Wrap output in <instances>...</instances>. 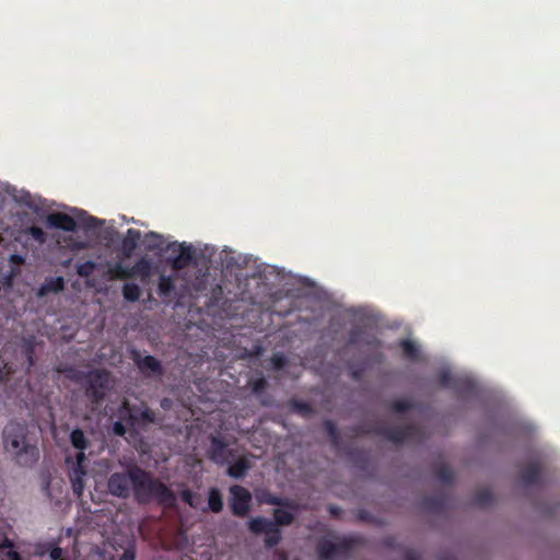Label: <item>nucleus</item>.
Instances as JSON below:
<instances>
[{"label":"nucleus","mask_w":560,"mask_h":560,"mask_svg":"<svg viewBox=\"0 0 560 560\" xmlns=\"http://www.w3.org/2000/svg\"><path fill=\"white\" fill-rule=\"evenodd\" d=\"M131 486L135 499L139 503H149L154 499L165 508H175L177 504L173 490L138 465L131 466Z\"/></svg>","instance_id":"nucleus-1"},{"label":"nucleus","mask_w":560,"mask_h":560,"mask_svg":"<svg viewBox=\"0 0 560 560\" xmlns=\"http://www.w3.org/2000/svg\"><path fill=\"white\" fill-rule=\"evenodd\" d=\"M3 442L21 466H32L37 462L38 448L26 441V429L22 424L9 423L3 430Z\"/></svg>","instance_id":"nucleus-2"},{"label":"nucleus","mask_w":560,"mask_h":560,"mask_svg":"<svg viewBox=\"0 0 560 560\" xmlns=\"http://www.w3.org/2000/svg\"><path fill=\"white\" fill-rule=\"evenodd\" d=\"M67 376L77 382L85 385V396L93 404H101L106 396L109 385V372L105 369H95L89 372H83L74 368L65 370Z\"/></svg>","instance_id":"nucleus-3"},{"label":"nucleus","mask_w":560,"mask_h":560,"mask_svg":"<svg viewBox=\"0 0 560 560\" xmlns=\"http://www.w3.org/2000/svg\"><path fill=\"white\" fill-rule=\"evenodd\" d=\"M360 431L383 436L395 444L409 441L419 442L422 439V430L417 424L398 427L380 422L369 425L366 429H360Z\"/></svg>","instance_id":"nucleus-4"},{"label":"nucleus","mask_w":560,"mask_h":560,"mask_svg":"<svg viewBox=\"0 0 560 560\" xmlns=\"http://www.w3.org/2000/svg\"><path fill=\"white\" fill-rule=\"evenodd\" d=\"M361 538L358 536L343 537L338 542L323 538L317 545L319 560H340L350 557L353 549L359 546Z\"/></svg>","instance_id":"nucleus-5"},{"label":"nucleus","mask_w":560,"mask_h":560,"mask_svg":"<svg viewBox=\"0 0 560 560\" xmlns=\"http://www.w3.org/2000/svg\"><path fill=\"white\" fill-rule=\"evenodd\" d=\"M229 506L234 516L245 517L252 510L253 497L248 489L240 485L230 487Z\"/></svg>","instance_id":"nucleus-6"},{"label":"nucleus","mask_w":560,"mask_h":560,"mask_svg":"<svg viewBox=\"0 0 560 560\" xmlns=\"http://www.w3.org/2000/svg\"><path fill=\"white\" fill-rule=\"evenodd\" d=\"M165 250L172 253V257L168 258L171 268L175 271H179L188 267L195 258V249L191 245L186 243L172 242Z\"/></svg>","instance_id":"nucleus-7"},{"label":"nucleus","mask_w":560,"mask_h":560,"mask_svg":"<svg viewBox=\"0 0 560 560\" xmlns=\"http://www.w3.org/2000/svg\"><path fill=\"white\" fill-rule=\"evenodd\" d=\"M208 453L209 458L220 466L231 463L236 457V451L229 447V443L218 435L211 436Z\"/></svg>","instance_id":"nucleus-8"},{"label":"nucleus","mask_w":560,"mask_h":560,"mask_svg":"<svg viewBox=\"0 0 560 560\" xmlns=\"http://www.w3.org/2000/svg\"><path fill=\"white\" fill-rule=\"evenodd\" d=\"M108 492L119 499L130 497L131 486V467L127 472H113L107 480Z\"/></svg>","instance_id":"nucleus-9"},{"label":"nucleus","mask_w":560,"mask_h":560,"mask_svg":"<svg viewBox=\"0 0 560 560\" xmlns=\"http://www.w3.org/2000/svg\"><path fill=\"white\" fill-rule=\"evenodd\" d=\"M131 359L142 374L162 376L164 373L161 362L153 355L142 357L140 351L132 350Z\"/></svg>","instance_id":"nucleus-10"},{"label":"nucleus","mask_w":560,"mask_h":560,"mask_svg":"<svg viewBox=\"0 0 560 560\" xmlns=\"http://www.w3.org/2000/svg\"><path fill=\"white\" fill-rule=\"evenodd\" d=\"M438 382L443 387L452 388L466 395H472L476 389L471 381L454 377L448 371L440 372L438 374Z\"/></svg>","instance_id":"nucleus-11"},{"label":"nucleus","mask_w":560,"mask_h":560,"mask_svg":"<svg viewBox=\"0 0 560 560\" xmlns=\"http://www.w3.org/2000/svg\"><path fill=\"white\" fill-rule=\"evenodd\" d=\"M85 458L84 451H80L77 454V463L69 471L72 490L77 497H81L85 488L84 477L86 476V470L83 467Z\"/></svg>","instance_id":"nucleus-12"},{"label":"nucleus","mask_w":560,"mask_h":560,"mask_svg":"<svg viewBox=\"0 0 560 560\" xmlns=\"http://www.w3.org/2000/svg\"><path fill=\"white\" fill-rule=\"evenodd\" d=\"M47 223L51 228L59 229L66 232H74L78 228L75 220L71 215L63 212L50 213L47 217Z\"/></svg>","instance_id":"nucleus-13"},{"label":"nucleus","mask_w":560,"mask_h":560,"mask_svg":"<svg viewBox=\"0 0 560 560\" xmlns=\"http://www.w3.org/2000/svg\"><path fill=\"white\" fill-rule=\"evenodd\" d=\"M361 343L375 346L378 345V340L373 336H369L364 328L355 326L348 334V345L358 346Z\"/></svg>","instance_id":"nucleus-14"},{"label":"nucleus","mask_w":560,"mask_h":560,"mask_svg":"<svg viewBox=\"0 0 560 560\" xmlns=\"http://www.w3.org/2000/svg\"><path fill=\"white\" fill-rule=\"evenodd\" d=\"M141 238V232L137 229H128L125 237L121 241V252L124 257L129 258L138 247Z\"/></svg>","instance_id":"nucleus-15"},{"label":"nucleus","mask_w":560,"mask_h":560,"mask_svg":"<svg viewBox=\"0 0 560 560\" xmlns=\"http://www.w3.org/2000/svg\"><path fill=\"white\" fill-rule=\"evenodd\" d=\"M522 482L525 486H534L540 483L541 466L538 462L529 463L522 471Z\"/></svg>","instance_id":"nucleus-16"},{"label":"nucleus","mask_w":560,"mask_h":560,"mask_svg":"<svg viewBox=\"0 0 560 560\" xmlns=\"http://www.w3.org/2000/svg\"><path fill=\"white\" fill-rule=\"evenodd\" d=\"M447 505V498L444 494H435L422 499L421 506L428 512L440 514Z\"/></svg>","instance_id":"nucleus-17"},{"label":"nucleus","mask_w":560,"mask_h":560,"mask_svg":"<svg viewBox=\"0 0 560 560\" xmlns=\"http://www.w3.org/2000/svg\"><path fill=\"white\" fill-rule=\"evenodd\" d=\"M228 475L235 479H242L250 468V462L245 457L234 458L231 463H228Z\"/></svg>","instance_id":"nucleus-18"},{"label":"nucleus","mask_w":560,"mask_h":560,"mask_svg":"<svg viewBox=\"0 0 560 560\" xmlns=\"http://www.w3.org/2000/svg\"><path fill=\"white\" fill-rule=\"evenodd\" d=\"M65 289V280L62 277L46 279L37 291L38 298H44L49 293H59Z\"/></svg>","instance_id":"nucleus-19"},{"label":"nucleus","mask_w":560,"mask_h":560,"mask_svg":"<svg viewBox=\"0 0 560 560\" xmlns=\"http://www.w3.org/2000/svg\"><path fill=\"white\" fill-rule=\"evenodd\" d=\"M250 386H252L253 394L260 399V404L262 406L271 405V399H270L269 395L265 394V392L268 387V382L266 378H264V377L256 378L250 383Z\"/></svg>","instance_id":"nucleus-20"},{"label":"nucleus","mask_w":560,"mask_h":560,"mask_svg":"<svg viewBox=\"0 0 560 560\" xmlns=\"http://www.w3.org/2000/svg\"><path fill=\"white\" fill-rule=\"evenodd\" d=\"M151 270V261L148 258L142 257L138 259L131 268H129L130 278L141 277L142 279H147L150 277Z\"/></svg>","instance_id":"nucleus-21"},{"label":"nucleus","mask_w":560,"mask_h":560,"mask_svg":"<svg viewBox=\"0 0 560 560\" xmlns=\"http://www.w3.org/2000/svg\"><path fill=\"white\" fill-rule=\"evenodd\" d=\"M273 524L275 523L266 517L257 516L248 522V528L254 534H267V532H269Z\"/></svg>","instance_id":"nucleus-22"},{"label":"nucleus","mask_w":560,"mask_h":560,"mask_svg":"<svg viewBox=\"0 0 560 560\" xmlns=\"http://www.w3.org/2000/svg\"><path fill=\"white\" fill-rule=\"evenodd\" d=\"M175 291V280L173 276L162 275L159 279L158 293L162 298H170Z\"/></svg>","instance_id":"nucleus-23"},{"label":"nucleus","mask_w":560,"mask_h":560,"mask_svg":"<svg viewBox=\"0 0 560 560\" xmlns=\"http://www.w3.org/2000/svg\"><path fill=\"white\" fill-rule=\"evenodd\" d=\"M208 506L213 513H220L223 510V498L218 488H210L208 492Z\"/></svg>","instance_id":"nucleus-24"},{"label":"nucleus","mask_w":560,"mask_h":560,"mask_svg":"<svg viewBox=\"0 0 560 560\" xmlns=\"http://www.w3.org/2000/svg\"><path fill=\"white\" fill-rule=\"evenodd\" d=\"M106 276L109 280H124L130 278V271L121 262H116L108 267Z\"/></svg>","instance_id":"nucleus-25"},{"label":"nucleus","mask_w":560,"mask_h":560,"mask_svg":"<svg viewBox=\"0 0 560 560\" xmlns=\"http://www.w3.org/2000/svg\"><path fill=\"white\" fill-rule=\"evenodd\" d=\"M145 248L150 252L163 249L164 238L156 232H149L144 236Z\"/></svg>","instance_id":"nucleus-26"},{"label":"nucleus","mask_w":560,"mask_h":560,"mask_svg":"<svg viewBox=\"0 0 560 560\" xmlns=\"http://www.w3.org/2000/svg\"><path fill=\"white\" fill-rule=\"evenodd\" d=\"M324 427L327 435L329 436L330 443L335 448H338L341 444V436L339 430L334 421L326 420Z\"/></svg>","instance_id":"nucleus-27"},{"label":"nucleus","mask_w":560,"mask_h":560,"mask_svg":"<svg viewBox=\"0 0 560 560\" xmlns=\"http://www.w3.org/2000/svg\"><path fill=\"white\" fill-rule=\"evenodd\" d=\"M493 502V494L490 489H480L478 490L472 499V503L477 506H488Z\"/></svg>","instance_id":"nucleus-28"},{"label":"nucleus","mask_w":560,"mask_h":560,"mask_svg":"<svg viewBox=\"0 0 560 560\" xmlns=\"http://www.w3.org/2000/svg\"><path fill=\"white\" fill-rule=\"evenodd\" d=\"M70 441L74 448L85 451L89 447V441L81 429H74L70 434Z\"/></svg>","instance_id":"nucleus-29"},{"label":"nucleus","mask_w":560,"mask_h":560,"mask_svg":"<svg viewBox=\"0 0 560 560\" xmlns=\"http://www.w3.org/2000/svg\"><path fill=\"white\" fill-rule=\"evenodd\" d=\"M294 521V515L291 512L276 509L273 511V523L277 527L291 525Z\"/></svg>","instance_id":"nucleus-30"},{"label":"nucleus","mask_w":560,"mask_h":560,"mask_svg":"<svg viewBox=\"0 0 560 560\" xmlns=\"http://www.w3.org/2000/svg\"><path fill=\"white\" fill-rule=\"evenodd\" d=\"M400 349L402 350V353L405 358L416 361L419 358V349L417 345L408 339H404L399 343Z\"/></svg>","instance_id":"nucleus-31"},{"label":"nucleus","mask_w":560,"mask_h":560,"mask_svg":"<svg viewBox=\"0 0 560 560\" xmlns=\"http://www.w3.org/2000/svg\"><path fill=\"white\" fill-rule=\"evenodd\" d=\"M282 540V533L279 527L273 524V526L267 532L265 537V546L266 548H273L280 544Z\"/></svg>","instance_id":"nucleus-32"},{"label":"nucleus","mask_w":560,"mask_h":560,"mask_svg":"<svg viewBox=\"0 0 560 560\" xmlns=\"http://www.w3.org/2000/svg\"><path fill=\"white\" fill-rule=\"evenodd\" d=\"M141 290L136 283H125L122 285V296L128 302H137L140 299Z\"/></svg>","instance_id":"nucleus-33"},{"label":"nucleus","mask_w":560,"mask_h":560,"mask_svg":"<svg viewBox=\"0 0 560 560\" xmlns=\"http://www.w3.org/2000/svg\"><path fill=\"white\" fill-rule=\"evenodd\" d=\"M435 477L443 483L452 485L454 474L448 465L441 464L435 468Z\"/></svg>","instance_id":"nucleus-34"},{"label":"nucleus","mask_w":560,"mask_h":560,"mask_svg":"<svg viewBox=\"0 0 560 560\" xmlns=\"http://www.w3.org/2000/svg\"><path fill=\"white\" fill-rule=\"evenodd\" d=\"M413 408V404L408 399H396L389 402V409L395 413H404Z\"/></svg>","instance_id":"nucleus-35"},{"label":"nucleus","mask_w":560,"mask_h":560,"mask_svg":"<svg viewBox=\"0 0 560 560\" xmlns=\"http://www.w3.org/2000/svg\"><path fill=\"white\" fill-rule=\"evenodd\" d=\"M101 265H97L93 260H86L77 267V273L82 278L90 277L95 269H97Z\"/></svg>","instance_id":"nucleus-36"},{"label":"nucleus","mask_w":560,"mask_h":560,"mask_svg":"<svg viewBox=\"0 0 560 560\" xmlns=\"http://www.w3.org/2000/svg\"><path fill=\"white\" fill-rule=\"evenodd\" d=\"M290 405L293 411L301 415H310L312 412V406L308 402L294 399L291 400Z\"/></svg>","instance_id":"nucleus-37"},{"label":"nucleus","mask_w":560,"mask_h":560,"mask_svg":"<svg viewBox=\"0 0 560 560\" xmlns=\"http://www.w3.org/2000/svg\"><path fill=\"white\" fill-rule=\"evenodd\" d=\"M45 552L49 553L50 560H61L63 551L59 546L49 544L47 550L40 551L39 555L43 556Z\"/></svg>","instance_id":"nucleus-38"},{"label":"nucleus","mask_w":560,"mask_h":560,"mask_svg":"<svg viewBox=\"0 0 560 560\" xmlns=\"http://www.w3.org/2000/svg\"><path fill=\"white\" fill-rule=\"evenodd\" d=\"M287 358L282 353H275L271 357V364L276 370H281L287 365Z\"/></svg>","instance_id":"nucleus-39"},{"label":"nucleus","mask_w":560,"mask_h":560,"mask_svg":"<svg viewBox=\"0 0 560 560\" xmlns=\"http://www.w3.org/2000/svg\"><path fill=\"white\" fill-rule=\"evenodd\" d=\"M28 233L37 242L43 243L45 241V232L39 226H31Z\"/></svg>","instance_id":"nucleus-40"},{"label":"nucleus","mask_w":560,"mask_h":560,"mask_svg":"<svg viewBox=\"0 0 560 560\" xmlns=\"http://www.w3.org/2000/svg\"><path fill=\"white\" fill-rule=\"evenodd\" d=\"M180 497L185 503L191 508H196L195 493L190 489H185L180 492Z\"/></svg>","instance_id":"nucleus-41"},{"label":"nucleus","mask_w":560,"mask_h":560,"mask_svg":"<svg viewBox=\"0 0 560 560\" xmlns=\"http://www.w3.org/2000/svg\"><path fill=\"white\" fill-rule=\"evenodd\" d=\"M267 503L272 504V505H281V506H285V508H293V504L291 502H289L288 500H283V499L279 498V497H276V495H271L267 500Z\"/></svg>","instance_id":"nucleus-42"},{"label":"nucleus","mask_w":560,"mask_h":560,"mask_svg":"<svg viewBox=\"0 0 560 560\" xmlns=\"http://www.w3.org/2000/svg\"><path fill=\"white\" fill-rule=\"evenodd\" d=\"M86 229H98L103 225V221L95 218V217H89L84 223Z\"/></svg>","instance_id":"nucleus-43"},{"label":"nucleus","mask_w":560,"mask_h":560,"mask_svg":"<svg viewBox=\"0 0 560 560\" xmlns=\"http://www.w3.org/2000/svg\"><path fill=\"white\" fill-rule=\"evenodd\" d=\"M13 547V541L7 536H4L3 539L0 541V555H3L5 552V549L12 550Z\"/></svg>","instance_id":"nucleus-44"},{"label":"nucleus","mask_w":560,"mask_h":560,"mask_svg":"<svg viewBox=\"0 0 560 560\" xmlns=\"http://www.w3.org/2000/svg\"><path fill=\"white\" fill-rule=\"evenodd\" d=\"M1 557L2 560H23L20 553L13 549L7 550Z\"/></svg>","instance_id":"nucleus-45"},{"label":"nucleus","mask_w":560,"mask_h":560,"mask_svg":"<svg viewBox=\"0 0 560 560\" xmlns=\"http://www.w3.org/2000/svg\"><path fill=\"white\" fill-rule=\"evenodd\" d=\"M126 427L122 422L116 421L113 425V432L116 435L124 436L126 434Z\"/></svg>","instance_id":"nucleus-46"},{"label":"nucleus","mask_w":560,"mask_h":560,"mask_svg":"<svg viewBox=\"0 0 560 560\" xmlns=\"http://www.w3.org/2000/svg\"><path fill=\"white\" fill-rule=\"evenodd\" d=\"M136 559V550L133 547L127 548L118 560H135Z\"/></svg>","instance_id":"nucleus-47"},{"label":"nucleus","mask_w":560,"mask_h":560,"mask_svg":"<svg viewBox=\"0 0 560 560\" xmlns=\"http://www.w3.org/2000/svg\"><path fill=\"white\" fill-rule=\"evenodd\" d=\"M405 560H420V555L416 550H408L405 553Z\"/></svg>","instance_id":"nucleus-48"},{"label":"nucleus","mask_w":560,"mask_h":560,"mask_svg":"<svg viewBox=\"0 0 560 560\" xmlns=\"http://www.w3.org/2000/svg\"><path fill=\"white\" fill-rule=\"evenodd\" d=\"M142 418L147 421H153V413L150 410L142 412Z\"/></svg>","instance_id":"nucleus-49"},{"label":"nucleus","mask_w":560,"mask_h":560,"mask_svg":"<svg viewBox=\"0 0 560 560\" xmlns=\"http://www.w3.org/2000/svg\"><path fill=\"white\" fill-rule=\"evenodd\" d=\"M11 261L15 262V264H21V262H23V258L20 255H12Z\"/></svg>","instance_id":"nucleus-50"},{"label":"nucleus","mask_w":560,"mask_h":560,"mask_svg":"<svg viewBox=\"0 0 560 560\" xmlns=\"http://www.w3.org/2000/svg\"><path fill=\"white\" fill-rule=\"evenodd\" d=\"M27 361L30 365L34 364L33 350L31 349L27 354Z\"/></svg>","instance_id":"nucleus-51"},{"label":"nucleus","mask_w":560,"mask_h":560,"mask_svg":"<svg viewBox=\"0 0 560 560\" xmlns=\"http://www.w3.org/2000/svg\"><path fill=\"white\" fill-rule=\"evenodd\" d=\"M4 381H5V375H4L3 370L0 368V384L3 383Z\"/></svg>","instance_id":"nucleus-52"},{"label":"nucleus","mask_w":560,"mask_h":560,"mask_svg":"<svg viewBox=\"0 0 560 560\" xmlns=\"http://www.w3.org/2000/svg\"><path fill=\"white\" fill-rule=\"evenodd\" d=\"M330 512H331V514H337L338 513V509L337 508H330Z\"/></svg>","instance_id":"nucleus-53"},{"label":"nucleus","mask_w":560,"mask_h":560,"mask_svg":"<svg viewBox=\"0 0 560 560\" xmlns=\"http://www.w3.org/2000/svg\"><path fill=\"white\" fill-rule=\"evenodd\" d=\"M353 377L358 378V373L357 372H353Z\"/></svg>","instance_id":"nucleus-54"}]
</instances>
